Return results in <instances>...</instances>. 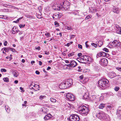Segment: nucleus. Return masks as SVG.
Wrapping results in <instances>:
<instances>
[{"label": "nucleus", "instance_id": "f257e3e1", "mask_svg": "<svg viewBox=\"0 0 121 121\" xmlns=\"http://www.w3.org/2000/svg\"><path fill=\"white\" fill-rule=\"evenodd\" d=\"M78 110L82 115H86L88 113L89 110L88 108L84 105H81L79 107Z\"/></svg>", "mask_w": 121, "mask_h": 121}, {"label": "nucleus", "instance_id": "f03ea898", "mask_svg": "<svg viewBox=\"0 0 121 121\" xmlns=\"http://www.w3.org/2000/svg\"><path fill=\"white\" fill-rule=\"evenodd\" d=\"M109 82L107 79H103L99 81L98 82V86L100 88L104 89Z\"/></svg>", "mask_w": 121, "mask_h": 121}, {"label": "nucleus", "instance_id": "7ed1b4c3", "mask_svg": "<svg viewBox=\"0 0 121 121\" xmlns=\"http://www.w3.org/2000/svg\"><path fill=\"white\" fill-rule=\"evenodd\" d=\"M121 43L118 40H115L112 43H110L109 46L111 45V48H118L120 47Z\"/></svg>", "mask_w": 121, "mask_h": 121}, {"label": "nucleus", "instance_id": "20e7f679", "mask_svg": "<svg viewBox=\"0 0 121 121\" xmlns=\"http://www.w3.org/2000/svg\"><path fill=\"white\" fill-rule=\"evenodd\" d=\"M67 3V2L65 1L63 2L62 4H61L60 7H59V8L61 9L62 10H68L69 9V6Z\"/></svg>", "mask_w": 121, "mask_h": 121}, {"label": "nucleus", "instance_id": "39448f33", "mask_svg": "<svg viewBox=\"0 0 121 121\" xmlns=\"http://www.w3.org/2000/svg\"><path fill=\"white\" fill-rule=\"evenodd\" d=\"M96 116L101 120H105L107 119V117L106 114L102 112H101L97 114Z\"/></svg>", "mask_w": 121, "mask_h": 121}, {"label": "nucleus", "instance_id": "423d86ee", "mask_svg": "<svg viewBox=\"0 0 121 121\" xmlns=\"http://www.w3.org/2000/svg\"><path fill=\"white\" fill-rule=\"evenodd\" d=\"M68 119L69 121H78L80 118L78 115L73 114L70 116L69 119V118Z\"/></svg>", "mask_w": 121, "mask_h": 121}, {"label": "nucleus", "instance_id": "0eeeda50", "mask_svg": "<svg viewBox=\"0 0 121 121\" xmlns=\"http://www.w3.org/2000/svg\"><path fill=\"white\" fill-rule=\"evenodd\" d=\"M66 96L67 99L70 101H73L75 99L74 95L69 93H67Z\"/></svg>", "mask_w": 121, "mask_h": 121}, {"label": "nucleus", "instance_id": "6e6552de", "mask_svg": "<svg viewBox=\"0 0 121 121\" xmlns=\"http://www.w3.org/2000/svg\"><path fill=\"white\" fill-rule=\"evenodd\" d=\"M77 63L74 60H72L70 61V63L69 64L65 65L68 67H74L77 65Z\"/></svg>", "mask_w": 121, "mask_h": 121}, {"label": "nucleus", "instance_id": "1a4fd4ad", "mask_svg": "<svg viewBox=\"0 0 121 121\" xmlns=\"http://www.w3.org/2000/svg\"><path fill=\"white\" fill-rule=\"evenodd\" d=\"M68 87H69L73 83V80L71 78H69L65 82Z\"/></svg>", "mask_w": 121, "mask_h": 121}, {"label": "nucleus", "instance_id": "9d476101", "mask_svg": "<svg viewBox=\"0 0 121 121\" xmlns=\"http://www.w3.org/2000/svg\"><path fill=\"white\" fill-rule=\"evenodd\" d=\"M59 87L61 89H64L67 88L68 87L65 82H62L59 85Z\"/></svg>", "mask_w": 121, "mask_h": 121}, {"label": "nucleus", "instance_id": "9b49d317", "mask_svg": "<svg viewBox=\"0 0 121 121\" xmlns=\"http://www.w3.org/2000/svg\"><path fill=\"white\" fill-rule=\"evenodd\" d=\"M100 63L101 65H106L108 63V60L106 59H103L101 60Z\"/></svg>", "mask_w": 121, "mask_h": 121}, {"label": "nucleus", "instance_id": "f8f14e48", "mask_svg": "<svg viewBox=\"0 0 121 121\" xmlns=\"http://www.w3.org/2000/svg\"><path fill=\"white\" fill-rule=\"evenodd\" d=\"M61 17V15H60L59 13H56L54 14L53 16L52 17L54 19H55L56 20L59 19Z\"/></svg>", "mask_w": 121, "mask_h": 121}, {"label": "nucleus", "instance_id": "ddd939ff", "mask_svg": "<svg viewBox=\"0 0 121 121\" xmlns=\"http://www.w3.org/2000/svg\"><path fill=\"white\" fill-rule=\"evenodd\" d=\"M107 54H108L107 53L103 52H100L98 53L97 55L99 57L103 56L104 57L105 56H106Z\"/></svg>", "mask_w": 121, "mask_h": 121}, {"label": "nucleus", "instance_id": "4468645a", "mask_svg": "<svg viewBox=\"0 0 121 121\" xmlns=\"http://www.w3.org/2000/svg\"><path fill=\"white\" fill-rule=\"evenodd\" d=\"M108 76L111 78H112L116 76V75L114 72L112 71L109 73Z\"/></svg>", "mask_w": 121, "mask_h": 121}, {"label": "nucleus", "instance_id": "2eb2a0df", "mask_svg": "<svg viewBox=\"0 0 121 121\" xmlns=\"http://www.w3.org/2000/svg\"><path fill=\"white\" fill-rule=\"evenodd\" d=\"M52 116L50 114H48L46 115L44 117V119L45 120H47L52 118Z\"/></svg>", "mask_w": 121, "mask_h": 121}, {"label": "nucleus", "instance_id": "dca6fc26", "mask_svg": "<svg viewBox=\"0 0 121 121\" xmlns=\"http://www.w3.org/2000/svg\"><path fill=\"white\" fill-rule=\"evenodd\" d=\"M113 11L114 13L118 14L119 13V9L118 8H114L113 9Z\"/></svg>", "mask_w": 121, "mask_h": 121}, {"label": "nucleus", "instance_id": "f3484780", "mask_svg": "<svg viewBox=\"0 0 121 121\" xmlns=\"http://www.w3.org/2000/svg\"><path fill=\"white\" fill-rule=\"evenodd\" d=\"M116 114L118 117H120L121 118V109L117 110Z\"/></svg>", "mask_w": 121, "mask_h": 121}, {"label": "nucleus", "instance_id": "a211bd4d", "mask_svg": "<svg viewBox=\"0 0 121 121\" xmlns=\"http://www.w3.org/2000/svg\"><path fill=\"white\" fill-rule=\"evenodd\" d=\"M13 76L16 77H17L18 75V72L16 70L14 71L13 72Z\"/></svg>", "mask_w": 121, "mask_h": 121}, {"label": "nucleus", "instance_id": "6ab92c4d", "mask_svg": "<svg viewBox=\"0 0 121 121\" xmlns=\"http://www.w3.org/2000/svg\"><path fill=\"white\" fill-rule=\"evenodd\" d=\"M87 61H86V62H88V63L89 64H90L91 62L93 61V59L91 57L89 56L88 59H87Z\"/></svg>", "mask_w": 121, "mask_h": 121}, {"label": "nucleus", "instance_id": "aec40b11", "mask_svg": "<svg viewBox=\"0 0 121 121\" xmlns=\"http://www.w3.org/2000/svg\"><path fill=\"white\" fill-rule=\"evenodd\" d=\"M88 92L85 93L83 95V98L85 100L87 99L88 98Z\"/></svg>", "mask_w": 121, "mask_h": 121}, {"label": "nucleus", "instance_id": "412c9836", "mask_svg": "<svg viewBox=\"0 0 121 121\" xmlns=\"http://www.w3.org/2000/svg\"><path fill=\"white\" fill-rule=\"evenodd\" d=\"M96 43L97 44L98 46L99 47H100L101 46L103 43L102 40H99V41L98 42V43H97V42H96Z\"/></svg>", "mask_w": 121, "mask_h": 121}, {"label": "nucleus", "instance_id": "4be33fe9", "mask_svg": "<svg viewBox=\"0 0 121 121\" xmlns=\"http://www.w3.org/2000/svg\"><path fill=\"white\" fill-rule=\"evenodd\" d=\"M83 57H84V56H82L81 58H78L77 59H78L79 60H80L81 61H85V58H84Z\"/></svg>", "mask_w": 121, "mask_h": 121}, {"label": "nucleus", "instance_id": "5701e85b", "mask_svg": "<svg viewBox=\"0 0 121 121\" xmlns=\"http://www.w3.org/2000/svg\"><path fill=\"white\" fill-rule=\"evenodd\" d=\"M105 106V104H104L103 103H101L99 106V108L100 109H102Z\"/></svg>", "mask_w": 121, "mask_h": 121}, {"label": "nucleus", "instance_id": "b1692460", "mask_svg": "<svg viewBox=\"0 0 121 121\" xmlns=\"http://www.w3.org/2000/svg\"><path fill=\"white\" fill-rule=\"evenodd\" d=\"M2 49L5 51V52H7L9 51L10 48H4Z\"/></svg>", "mask_w": 121, "mask_h": 121}, {"label": "nucleus", "instance_id": "393cba45", "mask_svg": "<svg viewBox=\"0 0 121 121\" xmlns=\"http://www.w3.org/2000/svg\"><path fill=\"white\" fill-rule=\"evenodd\" d=\"M106 107L108 111H110L112 109V107L111 106L108 105Z\"/></svg>", "mask_w": 121, "mask_h": 121}, {"label": "nucleus", "instance_id": "a878e982", "mask_svg": "<svg viewBox=\"0 0 121 121\" xmlns=\"http://www.w3.org/2000/svg\"><path fill=\"white\" fill-rule=\"evenodd\" d=\"M3 80L5 82H9V79L8 78H3Z\"/></svg>", "mask_w": 121, "mask_h": 121}, {"label": "nucleus", "instance_id": "bb28decb", "mask_svg": "<svg viewBox=\"0 0 121 121\" xmlns=\"http://www.w3.org/2000/svg\"><path fill=\"white\" fill-rule=\"evenodd\" d=\"M50 100L51 102H56V100L54 98H51L50 99Z\"/></svg>", "mask_w": 121, "mask_h": 121}, {"label": "nucleus", "instance_id": "cd10ccee", "mask_svg": "<svg viewBox=\"0 0 121 121\" xmlns=\"http://www.w3.org/2000/svg\"><path fill=\"white\" fill-rule=\"evenodd\" d=\"M5 108L6 110L7 111V112L9 113L10 112V108H9L8 106H5Z\"/></svg>", "mask_w": 121, "mask_h": 121}, {"label": "nucleus", "instance_id": "c85d7f7f", "mask_svg": "<svg viewBox=\"0 0 121 121\" xmlns=\"http://www.w3.org/2000/svg\"><path fill=\"white\" fill-rule=\"evenodd\" d=\"M32 83H33V82H32L29 86V88L31 89H33V86L34 85H32Z\"/></svg>", "mask_w": 121, "mask_h": 121}, {"label": "nucleus", "instance_id": "c756f323", "mask_svg": "<svg viewBox=\"0 0 121 121\" xmlns=\"http://www.w3.org/2000/svg\"><path fill=\"white\" fill-rule=\"evenodd\" d=\"M92 17V16L91 15H88L86 16V17L85 18V20H87L89 18H91Z\"/></svg>", "mask_w": 121, "mask_h": 121}, {"label": "nucleus", "instance_id": "7c9ffc66", "mask_svg": "<svg viewBox=\"0 0 121 121\" xmlns=\"http://www.w3.org/2000/svg\"><path fill=\"white\" fill-rule=\"evenodd\" d=\"M46 98L45 96L41 95L40 96L39 99H40L42 100L43 99Z\"/></svg>", "mask_w": 121, "mask_h": 121}, {"label": "nucleus", "instance_id": "2f4dec72", "mask_svg": "<svg viewBox=\"0 0 121 121\" xmlns=\"http://www.w3.org/2000/svg\"><path fill=\"white\" fill-rule=\"evenodd\" d=\"M84 57H83L85 58L84 59H85V61H87L89 56L86 55H84Z\"/></svg>", "mask_w": 121, "mask_h": 121}, {"label": "nucleus", "instance_id": "473e14b6", "mask_svg": "<svg viewBox=\"0 0 121 121\" xmlns=\"http://www.w3.org/2000/svg\"><path fill=\"white\" fill-rule=\"evenodd\" d=\"M66 28L68 30H72V28L70 26H67L66 27Z\"/></svg>", "mask_w": 121, "mask_h": 121}, {"label": "nucleus", "instance_id": "72a5a7b5", "mask_svg": "<svg viewBox=\"0 0 121 121\" xmlns=\"http://www.w3.org/2000/svg\"><path fill=\"white\" fill-rule=\"evenodd\" d=\"M104 51H105L106 52H108V49L106 48H104L103 49Z\"/></svg>", "mask_w": 121, "mask_h": 121}, {"label": "nucleus", "instance_id": "f704fd0d", "mask_svg": "<svg viewBox=\"0 0 121 121\" xmlns=\"http://www.w3.org/2000/svg\"><path fill=\"white\" fill-rule=\"evenodd\" d=\"M83 19V18H82V17H77L75 18L74 19L77 20H80L81 19Z\"/></svg>", "mask_w": 121, "mask_h": 121}, {"label": "nucleus", "instance_id": "c9c22d12", "mask_svg": "<svg viewBox=\"0 0 121 121\" xmlns=\"http://www.w3.org/2000/svg\"><path fill=\"white\" fill-rule=\"evenodd\" d=\"M45 35L47 36V37H50L51 35L49 33H48L45 34Z\"/></svg>", "mask_w": 121, "mask_h": 121}, {"label": "nucleus", "instance_id": "e433bc0d", "mask_svg": "<svg viewBox=\"0 0 121 121\" xmlns=\"http://www.w3.org/2000/svg\"><path fill=\"white\" fill-rule=\"evenodd\" d=\"M91 45L92 46H94L95 48H96L97 46V44L94 43H91Z\"/></svg>", "mask_w": 121, "mask_h": 121}, {"label": "nucleus", "instance_id": "4c0bfd02", "mask_svg": "<svg viewBox=\"0 0 121 121\" xmlns=\"http://www.w3.org/2000/svg\"><path fill=\"white\" fill-rule=\"evenodd\" d=\"M119 87L116 86L115 87V88H114V89H115V90L116 91H118V90L119 89Z\"/></svg>", "mask_w": 121, "mask_h": 121}, {"label": "nucleus", "instance_id": "58836bf2", "mask_svg": "<svg viewBox=\"0 0 121 121\" xmlns=\"http://www.w3.org/2000/svg\"><path fill=\"white\" fill-rule=\"evenodd\" d=\"M3 6L5 7L9 6V5L8 4H4L3 5Z\"/></svg>", "mask_w": 121, "mask_h": 121}, {"label": "nucleus", "instance_id": "ea45409f", "mask_svg": "<svg viewBox=\"0 0 121 121\" xmlns=\"http://www.w3.org/2000/svg\"><path fill=\"white\" fill-rule=\"evenodd\" d=\"M1 72H5L6 71V70L5 69H1Z\"/></svg>", "mask_w": 121, "mask_h": 121}, {"label": "nucleus", "instance_id": "a19ab883", "mask_svg": "<svg viewBox=\"0 0 121 121\" xmlns=\"http://www.w3.org/2000/svg\"><path fill=\"white\" fill-rule=\"evenodd\" d=\"M74 52H72L68 54V56H73L74 55Z\"/></svg>", "mask_w": 121, "mask_h": 121}, {"label": "nucleus", "instance_id": "79ce46f5", "mask_svg": "<svg viewBox=\"0 0 121 121\" xmlns=\"http://www.w3.org/2000/svg\"><path fill=\"white\" fill-rule=\"evenodd\" d=\"M16 28L15 27H13V29L12 30V34H14L15 33V31L13 30L14 29V28Z\"/></svg>", "mask_w": 121, "mask_h": 121}, {"label": "nucleus", "instance_id": "37998d69", "mask_svg": "<svg viewBox=\"0 0 121 121\" xmlns=\"http://www.w3.org/2000/svg\"><path fill=\"white\" fill-rule=\"evenodd\" d=\"M34 87H35L36 88H39V86L38 85H36L35 84L33 86Z\"/></svg>", "mask_w": 121, "mask_h": 121}, {"label": "nucleus", "instance_id": "c03bdc74", "mask_svg": "<svg viewBox=\"0 0 121 121\" xmlns=\"http://www.w3.org/2000/svg\"><path fill=\"white\" fill-rule=\"evenodd\" d=\"M84 15V14L83 13H82L81 14V15H78L77 16V17H82V16L83 15Z\"/></svg>", "mask_w": 121, "mask_h": 121}, {"label": "nucleus", "instance_id": "a18cd8bd", "mask_svg": "<svg viewBox=\"0 0 121 121\" xmlns=\"http://www.w3.org/2000/svg\"><path fill=\"white\" fill-rule=\"evenodd\" d=\"M25 26V25H22V24H20L19 26L20 28H21L24 27Z\"/></svg>", "mask_w": 121, "mask_h": 121}, {"label": "nucleus", "instance_id": "49530a36", "mask_svg": "<svg viewBox=\"0 0 121 121\" xmlns=\"http://www.w3.org/2000/svg\"><path fill=\"white\" fill-rule=\"evenodd\" d=\"M55 25H57V26H59V24L56 21H55L54 22Z\"/></svg>", "mask_w": 121, "mask_h": 121}, {"label": "nucleus", "instance_id": "de8ad7c7", "mask_svg": "<svg viewBox=\"0 0 121 121\" xmlns=\"http://www.w3.org/2000/svg\"><path fill=\"white\" fill-rule=\"evenodd\" d=\"M78 48L79 49H82V46L81 45L78 44Z\"/></svg>", "mask_w": 121, "mask_h": 121}, {"label": "nucleus", "instance_id": "09e8293b", "mask_svg": "<svg viewBox=\"0 0 121 121\" xmlns=\"http://www.w3.org/2000/svg\"><path fill=\"white\" fill-rule=\"evenodd\" d=\"M8 43V42L6 41H5L4 43V46H6Z\"/></svg>", "mask_w": 121, "mask_h": 121}, {"label": "nucleus", "instance_id": "8fccbe9b", "mask_svg": "<svg viewBox=\"0 0 121 121\" xmlns=\"http://www.w3.org/2000/svg\"><path fill=\"white\" fill-rule=\"evenodd\" d=\"M65 62L67 64H69L70 63V61H69L67 60H65Z\"/></svg>", "mask_w": 121, "mask_h": 121}, {"label": "nucleus", "instance_id": "3c124183", "mask_svg": "<svg viewBox=\"0 0 121 121\" xmlns=\"http://www.w3.org/2000/svg\"><path fill=\"white\" fill-rule=\"evenodd\" d=\"M10 50H11V51L13 52H14L15 51V49L13 48H10Z\"/></svg>", "mask_w": 121, "mask_h": 121}, {"label": "nucleus", "instance_id": "603ef678", "mask_svg": "<svg viewBox=\"0 0 121 121\" xmlns=\"http://www.w3.org/2000/svg\"><path fill=\"white\" fill-rule=\"evenodd\" d=\"M82 54L81 53H79L78 54V57H80L82 56Z\"/></svg>", "mask_w": 121, "mask_h": 121}, {"label": "nucleus", "instance_id": "864d4df0", "mask_svg": "<svg viewBox=\"0 0 121 121\" xmlns=\"http://www.w3.org/2000/svg\"><path fill=\"white\" fill-rule=\"evenodd\" d=\"M88 42V41H86V42H85V45H86V48H88V47H89V46L87 44V43Z\"/></svg>", "mask_w": 121, "mask_h": 121}, {"label": "nucleus", "instance_id": "5fc2aeb1", "mask_svg": "<svg viewBox=\"0 0 121 121\" xmlns=\"http://www.w3.org/2000/svg\"><path fill=\"white\" fill-rule=\"evenodd\" d=\"M104 98V97L103 96H101L100 97V99L101 100H102Z\"/></svg>", "mask_w": 121, "mask_h": 121}, {"label": "nucleus", "instance_id": "6e6d98bb", "mask_svg": "<svg viewBox=\"0 0 121 121\" xmlns=\"http://www.w3.org/2000/svg\"><path fill=\"white\" fill-rule=\"evenodd\" d=\"M83 75H82L79 77L80 79L81 80L82 79H83Z\"/></svg>", "mask_w": 121, "mask_h": 121}, {"label": "nucleus", "instance_id": "4d7b16f0", "mask_svg": "<svg viewBox=\"0 0 121 121\" xmlns=\"http://www.w3.org/2000/svg\"><path fill=\"white\" fill-rule=\"evenodd\" d=\"M35 73L37 74H40V72L36 70L35 71Z\"/></svg>", "mask_w": 121, "mask_h": 121}, {"label": "nucleus", "instance_id": "13d9d810", "mask_svg": "<svg viewBox=\"0 0 121 121\" xmlns=\"http://www.w3.org/2000/svg\"><path fill=\"white\" fill-rule=\"evenodd\" d=\"M4 15H0V18L5 19Z\"/></svg>", "mask_w": 121, "mask_h": 121}, {"label": "nucleus", "instance_id": "bf43d9fd", "mask_svg": "<svg viewBox=\"0 0 121 121\" xmlns=\"http://www.w3.org/2000/svg\"><path fill=\"white\" fill-rule=\"evenodd\" d=\"M23 18V17H20L19 18L17 19V22H18L20 20V19H21L22 18Z\"/></svg>", "mask_w": 121, "mask_h": 121}, {"label": "nucleus", "instance_id": "052dcab7", "mask_svg": "<svg viewBox=\"0 0 121 121\" xmlns=\"http://www.w3.org/2000/svg\"><path fill=\"white\" fill-rule=\"evenodd\" d=\"M117 69L119 71H121V68L117 67Z\"/></svg>", "mask_w": 121, "mask_h": 121}, {"label": "nucleus", "instance_id": "680f3d73", "mask_svg": "<svg viewBox=\"0 0 121 121\" xmlns=\"http://www.w3.org/2000/svg\"><path fill=\"white\" fill-rule=\"evenodd\" d=\"M40 47L39 46H38V47H37L36 48V49H37L39 50H40Z\"/></svg>", "mask_w": 121, "mask_h": 121}, {"label": "nucleus", "instance_id": "e2e57ef3", "mask_svg": "<svg viewBox=\"0 0 121 121\" xmlns=\"http://www.w3.org/2000/svg\"><path fill=\"white\" fill-rule=\"evenodd\" d=\"M39 65H40L41 66L42 65V62H41V61H39Z\"/></svg>", "mask_w": 121, "mask_h": 121}, {"label": "nucleus", "instance_id": "0e129e2a", "mask_svg": "<svg viewBox=\"0 0 121 121\" xmlns=\"http://www.w3.org/2000/svg\"><path fill=\"white\" fill-rule=\"evenodd\" d=\"M118 95L119 96H121V91H119L118 93Z\"/></svg>", "mask_w": 121, "mask_h": 121}, {"label": "nucleus", "instance_id": "69168bd1", "mask_svg": "<svg viewBox=\"0 0 121 121\" xmlns=\"http://www.w3.org/2000/svg\"><path fill=\"white\" fill-rule=\"evenodd\" d=\"M20 89L22 91L24 92V90H23V88H22L21 87H20Z\"/></svg>", "mask_w": 121, "mask_h": 121}, {"label": "nucleus", "instance_id": "338daca9", "mask_svg": "<svg viewBox=\"0 0 121 121\" xmlns=\"http://www.w3.org/2000/svg\"><path fill=\"white\" fill-rule=\"evenodd\" d=\"M51 69V68L49 66L47 68V70H48L50 69Z\"/></svg>", "mask_w": 121, "mask_h": 121}, {"label": "nucleus", "instance_id": "774afa93", "mask_svg": "<svg viewBox=\"0 0 121 121\" xmlns=\"http://www.w3.org/2000/svg\"><path fill=\"white\" fill-rule=\"evenodd\" d=\"M45 54L46 55H48L49 54V52H47L46 51H45Z\"/></svg>", "mask_w": 121, "mask_h": 121}]
</instances>
